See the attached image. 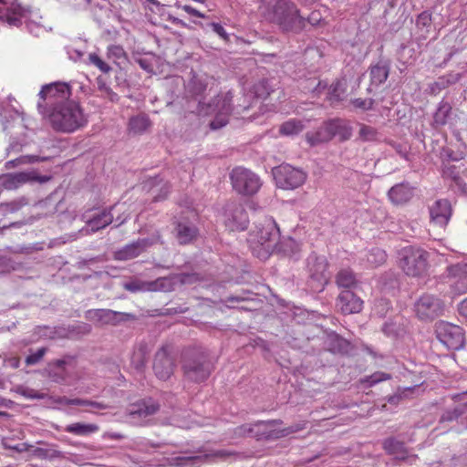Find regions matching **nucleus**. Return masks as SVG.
<instances>
[{"label": "nucleus", "mask_w": 467, "mask_h": 467, "mask_svg": "<svg viewBox=\"0 0 467 467\" xmlns=\"http://www.w3.org/2000/svg\"><path fill=\"white\" fill-rule=\"evenodd\" d=\"M258 15L285 32H298L305 26L296 5L289 0H259Z\"/></svg>", "instance_id": "obj_1"}, {"label": "nucleus", "mask_w": 467, "mask_h": 467, "mask_svg": "<svg viewBox=\"0 0 467 467\" xmlns=\"http://www.w3.org/2000/svg\"><path fill=\"white\" fill-rule=\"evenodd\" d=\"M279 235V228L272 217L265 216L254 223L248 238L253 254L260 260L267 259L276 247Z\"/></svg>", "instance_id": "obj_2"}, {"label": "nucleus", "mask_w": 467, "mask_h": 467, "mask_svg": "<svg viewBox=\"0 0 467 467\" xmlns=\"http://www.w3.org/2000/svg\"><path fill=\"white\" fill-rule=\"evenodd\" d=\"M45 118L55 130L66 133L74 132L87 123L82 109L73 100L55 108Z\"/></svg>", "instance_id": "obj_3"}, {"label": "nucleus", "mask_w": 467, "mask_h": 467, "mask_svg": "<svg viewBox=\"0 0 467 467\" xmlns=\"http://www.w3.org/2000/svg\"><path fill=\"white\" fill-rule=\"evenodd\" d=\"M42 17L36 12H27L13 0H0V20L11 26H20L25 22L26 28L33 35L38 36L44 26L40 24Z\"/></svg>", "instance_id": "obj_4"}, {"label": "nucleus", "mask_w": 467, "mask_h": 467, "mask_svg": "<svg viewBox=\"0 0 467 467\" xmlns=\"http://www.w3.org/2000/svg\"><path fill=\"white\" fill-rule=\"evenodd\" d=\"M128 207L125 203H118L110 209L95 210L83 215L86 226L81 230L85 234L96 233L113 222L114 214L112 212L119 213L115 218L117 226L124 223L130 217Z\"/></svg>", "instance_id": "obj_5"}, {"label": "nucleus", "mask_w": 467, "mask_h": 467, "mask_svg": "<svg viewBox=\"0 0 467 467\" xmlns=\"http://www.w3.org/2000/svg\"><path fill=\"white\" fill-rule=\"evenodd\" d=\"M71 90L66 82H54L44 85L38 93L37 110L46 117L55 108L69 101Z\"/></svg>", "instance_id": "obj_6"}, {"label": "nucleus", "mask_w": 467, "mask_h": 467, "mask_svg": "<svg viewBox=\"0 0 467 467\" xmlns=\"http://www.w3.org/2000/svg\"><path fill=\"white\" fill-rule=\"evenodd\" d=\"M182 368L187 379L201 382L210 376L212 364L203 351H187L183 357Z\"/></svg>", "instance_id": "obj_7"}, {"label": "nucleus", "mask_w": 467, "mask_h": 467, "mask_svg": "<svg viewBox=\"0 0 467 467\" xmlns=\"http://www.w3.org/2000/svg\"><path fill=\"white\" fill-rule=\"evenodd\" d=\"M400 265L408 275H422L428 270L429 253L420 247L406 246L400 253Z\"/></svg>", "instance_id": "obj_8"}, {"label": "nucleus", "mask_w": 467, "mask_h": 467, "mask_svg": "<svg viewBox=\"0 0 467 467\" xmlns=\"http://www.w3.org/2000/svg\"><path fill=\"white\" fill-rule=\"evenodd\" d=\"M232 93L227 92L218 96L212 103L207 105L199 102L200 114L215 115L214 119L210 124L213 130H218L227 124L228 117L232 112Z\"/></svg>", "instance_id": "obj_9"}, {"label": "nucleus", "mask_w": 467, "mask_h": 467, "mask_svg": "<svg viewBox=\"0 0 467 467\" xmlns=\"http://www.w3.org/2000/svg\"><path fill=\"white\" fill-rule=\"evenodd\" d=\"M185 277L170 275L157 278L154 281L133 279L123 284V287L132 293L136 292H168L174 289L178 283H184Z\"/></svg>", "instance_id": "obj_10"}, {"label": "nucleus", "mask_w": 467, "mask_h": 467, "mask_svg": "<svg viewBox=\"0 0 467 467\" xmlns=\"http://www.w3.org/2000/svg\"><path fill=\"white\" fill-rule=\"evenodd\" d=\"M442 279L449 287L446 294L450 297L467 293V259L449 265L442 275Z\"/></svg>", "instance_id": "obj_11"}, {"label": "nucleus", "mask_w": 467, "mask_h": 467, "mask_svg": "<svg viewBox=\"0 0 467 467\" xmlns=\"http://www.w3.org/2000/svg\"><path fill=\"white\" fill-rule=\"evenodd\" d=\"M230 179L234 191L242 195H254L262 186L259 176L244 167L233 169Z\"/></svg>", "instance_id": "obj_12"}, {"label": "nucleus", "mask_w": 467, "mask_h": 467, "mask_svg": "<svg viewBox=\"0 0 467 467\" xmlns=\"http://www.w3.org/2000/svg\"><path fill=\"white\" fill-rule=\"evenodd\" d=\"M276 185L284 190H293L304 184L306 174L289 164H281L272 170Z\"/></svg>", "instance_id": "obj_13"}, {"label": "nucleus", "mask_w": 467, "mask_h": 467, "mask_svg": "<svg viewBox=\"0 0 467 467\" xmlns=\"http://www.w3.org/2000/svg\"><path fill=\"white\" fill-rule=\"evenodd\" d=\"M435 331L437 338L449 349L458 350L463 347L464 332L461 327L440 321L436 323Z\"/></svg>", "instance_id": "obj_14"}, {"label": "nucleus", "mask_w": 467, "mask_h": 467, "mask_svg": "<svg viewBox=\"0 0 467 467\" xmlns=\"http://www.w3.org/2000/svg\"><path fill=\"white\" fill-rule=\"evenodd\" d=\"M50 176L39 175L36 170L31 169L20 172L6 173L0 176V186L6 190H16L27 183H46Z\"/></svg>", "instance_id": "obj_15"}, {"label": "nucleus", "mask_w": 467, "mask_h": 467, "mask_svg": "<svg viewBox=\"0 0 467 467\" xmlns=\"http://www.w3.org/2000/svg\"><path fill=\"white\" fill-rule=\"evenodd\" d=\"M223 217L225 227L232 232L245 230L249 223L244 206L234 202L224 206Z\"/></svg>", "instance_id": "obj_16"}, {"label": "nucleus", "mask_w": 467, "mask_h": 467, "mask_svg": "<svg viewBox=\"0 0 467 467\" xmlns=\"http://www.w3.org/2000/svg\"><path fill=\"white\" fill-rule=\"evenodd\" d=\"M172 347L162 346L155 354L153 370L157 378L166 380L173 374L175 358L172 353Z\"/></svg>", "instance_id": "obj_17"}, {"label": "nucleus", "mask_w": 467, "mask_h": 467, "mask_svg": "<svg viewBox=\"0 0 467 467\" xmlns=\"http://www.w3.org/2000/svg\"><path fill=\"white\" fill-rule=\"evenodd\" d=\"M444 303L432 295H423L415 303V312L420 319H433L442 314Z\"/></svg>", "instance_id": "obj_18"}, {"label": "nucleus", "mask_w": 467, "mask_h": 467, "mask_svg": "<svg viewBox=\"0 0 467 467\" xmlns=\"http://www.w3.org/2000/svg\"><path fill=\"white\" fill-rule=\"evenodd\" d=\"M159 239V235L150 238L139 239L116 251L114 256L117 260L122 261L133 259L143 253L148 247L157 243Z\"/></svg>", "instance_id": "obj_19"}, {"label": "nucleus", "mask_w": 467, "mask_h": 467, "mask_svg": "<svg viewBox=\"0 0 467 467\" xmlns=\"http://www.w3.org/2000/svg\"><path fill=\"white\" fill-rule=\"evenodd\" d=\"M307 266L311 279L317 283L316 289L323 290L328 279V275L327 273V263L326 258L311 254L307 258Z\"/></svg>", "instance_id": "obj_20"}, {"label": "nucleus", "mask_w": 467, "mask_h": 467, "mask_svg": "<svg viewBox=\"0 0 467 467\" xmlns=\"http://www.w3.org/2000/svg\"><path fill=\"white\" fill-rule=\"evenodd\" d=\"M337 306L344 315L359 313L363 300L350 290L342 291L337 298Z\"/></svg>", "instance_id": "obj_21"}, {"label": "nucleus", "mask_w": 467, "mask_h": 467, "mask_svg": "<svg viewBox=\"0 0 467 467\" xmlns=\"http://www.w3.org/2000/svg\"><path fill=\"white\" fill-rule=\"evenodd\" d=\"M74 368V360L72 358L57 359L48 364L47 371L53 381L63 382L71 377Z\"/></svg>", "instance_id": "obj_22"}, {"label": "nucleus", "mask_w": 467, "mask_h": 467, "mask_svg": "<svg viewBox=\"0 0 467 467\" xmlns=\"http://www.w3.org/2000/svg\"><path fill=\"white\" fill-rule=\"evenodd\" d=\"M430 216L432 223L441 227L445 226L451 216V205L448 200L436 201L430 207Z\"/></svg>", "instance_id": "obj_23"}, {"label": "nucleus", "mask_w": 467, "mask_h": 467, "mask_svg": "<svg viewBox=\"0 0 467 467\" xmlns=\"http://www.w3.org/2000/svg\"><path fill=\"white\" fill-rule=\"evenodd\" d=\"M413 188L406 182L394 185L388 192L389 199L394 204L406 203L413 197Z\"/></svg>", "instance_id": "obj_24"}, {"label": "nucleus", "mask_w": 467, "mask_h": 467, "mask_svg": "<svg viewBox=\"0 0 467 467\" xmlns=\"http://www.w3.org/2000/svg\"><path fill=\"white\" fill-rule=\"evenodd\" d=\"M159 410V405L153 400L138 402L130 409V415L133 420H144L154 415Z\"/></svg>", "instance_id": "obj_25"}, {"label": "nucleus", "mask_w": 467, "mask_h": 467, "mask_svg": "<svg viewBox=\"0 0 467 467\" xmlns=\"http://www.w3.org/2000/svg\"><path fill=\"white\" fill-rule=\"evenodd\" d=\"M332 125V120H328L325 122L317 130L307 132L306 134V141L311 146L329 141L333 139Z\"/></svg>", "instance_id": "obj_26"}, {"label": "nucleus", "mask_w": 467, "mask_h": 467, "mask_svg": "<svg viewBox=\"0 0 467 467\" xmlns=\"http://www.w3.org/2000/svg\"><path fill=\"white\" fill-rule=\"evenodd\" d=\"M119 313L109 309H90L86 312L85 317L99 325L114 324Z\"/></svg>", "instance_id": "obj_27"}, {"label": "nucleus", "mask_w": 467, "mask_h": 467, "mask_svg": "<svg viewBox=\"0 0 467 467\" xmlns=\"http://www.w3.org/2000/svg\"><path fill=\"white\" fill-rule=\"evenodd\" d=\"M150 126V120L149 117L145 114H140L130 119L128 130L130 133L137 135L145 132Z\"/></svg>", "instance_id": "obj_28"}, {"label": "nucleus", "mask_w": 467, "mask_h": 467, "mask_svg": "<svg viewBox=\"0 0 467 467\" xmlns=\"http://www.w3.org/2000/svg\"><path fill=\"white\" fill-rule=\"evenodd\" d=\"M198 234L197 228L188 223H179L177 225V239L182 244L192 242Z\"/></svg>", "instance_id": "obj_29"}, {"label": "nucleus", "mask_w": 467, "mask_h": 467, "mask_svg": "<svg viewBox=\"0 0 467 467\" xmlns=\"http://www.w3.org/2000/svg\"><path fill=\"white\" fill-rule=\"evenodd\" d=\"M64 431L77 436H88L99 431V427L93 423L75 422L68 424Z\"/></svg>", "instance_id": "obj_30"}, {"label": "nucleus", "mask_w": 467, "mask_h": 467, "mask_svg": "<svg viewBox=\"0 0 467 467\" xmlns=\"http://www.w3.org/2000/svg\"><path fill=\"white\" fill-rule=\"evenodd\" d=\"M332 120V132L333 138L337 136L340 140H348L352 135V129L350 125L343 119H331Z\"/></svg>", "instance_id": "obj_31"}, {"label": "nucleus", "mask_w": 467, "mask_h": 467, "mask_svg": "<svg viewBox=\"0 0 467 467\" xmlns=\"http://www.w3.org/2000/svg\"><path fill=\"white\" fill-rule=\"evenodd\" d=\"M337 285L344 288H352L357 285L355 274L350 269H341L336 277Z\"/></svg>", "instance_id": "obj_32"}, {"label": "nucleus", "mask_w": 467, "mask_h": 467, "mask_svg": "<svg viewBox=\"0 0 467 467\" xmlns=\"http://www.w3.org/2000/svg\"><path fill=\"white\" fill-rule=\"evenodd\" d=\"M346 92V82L344 80H337L328 88L327 99L334 104L341 101Z\"/></svg>", "instance_id": "obj_33"}, {"label": "nucleus", "mask_w": 467, "mask_h": 467, "mask_svg": "<svg viewBox=\"0 0 467 467\" xmlns=\"http://www.w3.org/2000/svg\"><path fill=\"white\" fill-rule=\"evenodd\" d=\"M148 350L145 345L138 346L130 357L131 365L138 370L141 369L147 361Z\"/></svg>", "instance_id": "obj_34"}, {"label": "nucleus", "mask_w": 467, "mask_h": 467, "mask_svg": "<svg viewBox=\"0 0 467 467\" xmlns=\"http://www.w3.org/2000/svg\"><path fill=\"white\" fill-rule=\"evenodd\" d=\"M389 67L385 64H377L370 68L371 81L375 85L382 84L389 77Z\"/></svg>", "instance_id": "obj_35"}, {"label": "nucleus", "mask_w": 467, "mask_h": 467, "mask_svg": "<svg viewBox=\"0 0 467 467\" xmlns=\"http://www.w3.org/2000/svg\"><path fill=\"white\" fill-rule=\"evenodd\" d=\"M387 254L379 248H373L366 254L367 266L377 267L385 263Z\"/></svg>", "instance_id": "obj_36"}, {"label": "nucleus", "mask_w": 467, "mask_h": 467, "mask_svg": "<svg viewBox=\"0 0 467 467\" xmlns=\"http://www.w3.org/2000/svg\"><path fill=\"white\" fill-rule=\"evenodd\" d=\"M305 128L303 122L298 119H289L280 126V133L285 136L296 135Z\"/></svg>", "instance_id": "obj_37"}, {"label": "nucleus", "mask_w": 467, "mask_h": 467, "mask_svg": "<svg viewBox=\"0 0 467 467\" xmlns=\"http://www.w3.org/2000/svg\"><path fill=\"white\" fill-rule=\"evenodd\" d=\"M384 449L389 453L395 455L397 458H404L405 447L404 444L395 439H388L384 441Z\"/></svg>", "instance_id": "obj_38"}, {"label": "nucleus", "mask_w": 467, "mask_h": 467, "mask_svg": "<svg viewBox=\"0 0 467 467\" xmlns=\"http://www.w3.org/2000/svg\"><path fill=\"white\" fill-rule=\"evenodd\" d=\"M40 159L36 155H23L15 160L8 161L5 163V168L6 170H11L22 165L34 163L39 161Z\"/></svg>", "instance_id": "obj_39"}, {"label": "nucleus", "mask_w": 467, "mask_h": 467, "mask_svg": "<svg viewBox=\"0 0 467 467\" xmlns=\"http://www.w3.org/2000/svg\"><path fill=\"white\" fill-rule=\"evenodd\" d=\"M390 379V374L382 371H377L371 374L370 376L361 379L360 383L365 385L366 387H372L379 382L389 380Z\"/></svg>", "instance_id": "obj_40"}, {"label": "nucleus", "mask_w": 467, "mask_h": 467, "mask_svg": "<svg viewBox=\"0 0 467 467\" xmlns=\"http://www.w3.org/2000/svg\"><path fill=\"white\" fill-rule=\"evenodd\" d=\"M451 109L448 103H441L434 114V122L439 126L446 124Z\"/></svg>", "instance_id": "obj_41"}, {"label": "nucleus", "mask_w": 467, "mask_h": 467, "mask_svg": "<svg viewBox=\"0 0 467 467\" xmlns=\"http://www.w3.org/2000/svg\"><path fill=\"white\" fill-rule=\"evenodd\" d=\"M34 453L37 457L44 458V459H49V460L60 458L62 456L61 451H59L52 447L36 448V450H34Z\"/></svg>", "instance_id": "obj_42"}, {"label": "nucleus", "mask_w": 467, "mask_h": 467, "mask_svg": "<svg viewBox=\"0 0 467 467\" xmlns=\"http://www.w3.org/2000/svg\"><path fill=\"white\" fill-rule=\"evenodd\" d=\"M416 26L419 29L428 34L431 26V15L428 12L420 13L416 19Z\"/></svg>", "instance_id": "obj_43"}, {"label": "nucleus", "mask_w": 467, "mask_h": 467, "mask_svg": "<svg viewBox=\"0 0 467 467\" xmlns=\"http://www.w3.org/2000/svg\"><path fill=\"white\" fill-rule=\"evenodd\" d=\"M202 456H183V457H177L174 459L175 465L179 467H188V466H193L195 464L201 463L202 462Z\"/></svg>", "instance_id": "obj_44"}, {"label": "nucleus", "mask_w": 467, "mask_h": 467, "mask_svg": "<svg viewBox=\"0 0 467 467\" xmlns=\"http://www.w3.org/2000/svg\"><path fill=\"white\" fill-rule=\"evenodd\" d=\"M108 57L114 61H120L126 58V53L123 47L119 45H111L108 47Z\"/></svg>", "instance_id": "obj_45"}, {"label": "nucleus", "mask_w": 467, "mask_h": 467, "mask_svg": "<svg viewBox=\"0 0 467 467\" xmlns=\"http://www.w3.org/2000/svg\"><path fill=\"white\" fill-rule=\"evenodd\" d=\"M359 137L365 141H373L378 140V131L371 126L362 124L359 129Z\"/></svg>", "instance_id": "obj_46"}, {"label": "nucleus", "mask_w": 467, "mask_h": 467, "mask_svg": "<svg viewBox=\"0 0 467 467\" xmlns=\"http://www.w3.org/2000/svg\"><path fill=\"white\" fill-rule=\"evenodd\" d=\"M462 78V75L457 74H449L447 76L441 77L437 82H435V86L439 89L445 88L447 86L456 83L458 80H460Z\"/></svg>", "instance_id": "obj_47"}, {"label": "nucleus", "mask_w": 467, "mask_h": 467, "mask_svg": "<svg viewBox=\"0 0 467 467\" xmlns=\"http://www.w3.org/2000/svg\"><path fill=\"white\" fill-rule=\"evenodd\" d=\"M88 62L98 67L103 73H108L111 70V67L96 53H91L88 55Z\"/></svg>", "instance_id": "obj_48"}, {"label": "nucleus", "mask_w": 467, "mask_h": 467, "mask_svg": "<svg viewBox=\"0 0 467 467\" xmlns=\"http://www.w3.org/2000/svg\"><path fill=\"white\" fill-rule=\"evenodd\" d=\"M64 403L67 405L89 406L98 409L103 408V406L98 402L82 399H64Z\"/></svg>", "instance_id": "obj_49"}, {"label": "nucleus", "mask_w": 467, "mask_h": 467, "mask_svg": "<svg viewBox=\"0 0 467 467\" xmlns=\"http://www.w3.org/2000/svg\"><path fill=\"white\" fill-rule=\"evenodd\" d=\"M390 306V303L386 299H379L374 305V312L379 317H384Z\"/></svg>", "instance_id": "obj_50"}, {"label": "nucleus", "mask_w": 467, "mask_h": 467, "mask_svg": "<svg viewBox=\"0 0 467 467\" xmlns=\"http://www.w3.org/2000/svg\"><path fill=\"white\" fill-rule=\"evenodd\" d=\"M323 12L327 13V10L325 7H323L322 10L318 9V10L312 11L311 14L307 17V21L313 26L319 25L324 18Z\"/></svg>", "instance_id": "obj_51"}, {"label": "nucleus", "mask_w": 467, "mask_h": 467, "mask_svg": "<svg viewBox=\"0 0 467 467\" xmlns=\"http://www.w3.org/2000/svg\"><path fill=\"white\" fill-rule=\"evenodd\" d=\"M208 78L204 79L194 77L192 80V89L195 94H201L206 88L207 83L205 82Z\"/></svg>", "instance_id": "obj_52"}, {"label": "nucleus", "mask_w": 467, "mask_h": 467, "mask_svg": "<svg viewBox=\"0 0 467 467\" xmlns=\"http://www.w3.org/2000/svg\"><path fill=\"white\" fill-rule=\"evenodd\" d=\"M23 205L24 202L22 201H14L10 202L2 203L0 209L4 213H15L18 211Z\"/></svg>", "instance_id": "obj_53"}, {"label": "nucleus", "mask_w": 467, "mask_h": 467, "mask_svg": "<svg viewBox=\"0 0 467 467\" xmlns=\"http://www.w3.org/2000/svg\"><path fill=\"white\" fill-rule=\"evenodd\" d=\"M47 349L45 348H41L37 349L36 352L28 355L26 358V362L27 365L36 364L46 354Z\"/></svg>", "instance_id": "obj_54"}, {"label": "nucleus", "mask_w": 467, "mask_h": 467, "mask_svg": "<svg viewBox=\"0 0 467 467\" xmlns=\"http://www.w3.org/2000/svg\"><path fill=\"white\" fill-rule=\"evenodd\" d=\"M373 99H355L352 100V105L356 108L362 109H370L373 106Z\"/></svg>", "instance_id": "obj_55"}, {"label": "nucleus", "mask_w": 467, "mask_h": 467, "mask_svg": "<svg viewBox=\"0 0 467 467\" xmlns=\"http://www.w3.org/2000/svg\"><path fill=\"white\" fill-rule=\"evenodd\" d=\"M68 58L74 62L80 61L84 56V53L77 48L68 47L67 48Z\"/></svg>", "instance_id": "obj_56"}, {"label": "nucleus", "mask_w": 467, "mask_h": 467, "mask_svg": "<svg viewBox=\"0 0 467 467\" xmlns=\"http://www.w3.org/2000/svg\"><path fill=\"white\" fill-rule=\"evenodd\" d=\"M210 26L213 31L216 33L220 37L224 40L228 38V34L221 24L213 22Z\"/></svg>", "instance_id": "obj_57"}, {"label": "nucleus", "mask_w": 467, "mask_h": 467, "mask_svg": "<svg viewBox=\"0 0 467 467\" xmlns=\"http://www.w3.org/2000/svg\"><path fill=\"white\" fill-rule=\"evenodd\" d=\"M254 94L258 98H263L269 94L265 82H260L258 85L254 86Z\"/></svg>", "instance_id": "obj_58"}, {"label": "nucleus", "mask_w": 467, "mask_h": 467, "mask_svg": "<svg viewBox=\"0 0 467 467\" xmlns=\"http://www.w3.org/2000/svg\"><path fill=\"white\" fill-rule=\"evenodd\" d=\"M462 413V410H459L457 409H455L454 410L452 411H447L446 413H444L441 417V420L443 421H451V420H456L461 414Z\"/></svg>", "instance_id": "obj_59"}, {"label": "nucleus", "mask_w": 467, "mask_h": 467, "mask_svg": "<svg viewBox=\"0 0 467 467\" xmlns=\"http://www.w3.org/2000/svg\"><path fill=\"white\" fill-rule=\"evenodd\" d=\"M179 7L191 16H193L196 17H201V18L204 17L203 14H202L201 12H199L197 9L193 8L191 5H179Z\"/></svg>", "instance_id": "obj_60"}, {"label": "nucleus", "mask_w": 467, "mask_h": 467, "mask_svg": "<svg viewBox=\"0 0 467 467\" xmlns=\"http://www.w3.org/2000/svg\"><path fill=\"white\" fill-rule=\"evenodd\" d=\"M285 245L291 247V255H296L300 250L299 244L294 239H288Z\"/></svg>", "instance_id": "obj_61"}, {"label": "nucleus", "mask_w": 467, "mask_h": 467, "mask_svg": "<svg viewBox=\"0 0 467 467\" xmlns=\"http://www.w3.org/2000/svg\"><path fill=\"white\" fill-rule=\"evenodd\" d=\"M459 314L467 318V298L462 300L458 306Z\"/></svg>", "instance_id": "obj_62"}, {"label": "nucleus", "mask_w": 467, "mask_h": 467, "mask_svg": "<svg viewBox=\"0 0 467 467\" xmlns=\"http://www.w3.org/2000/svg\"><path fill=\"white\" fill-rule=\"evenodd\" d=\"M160 189H161V192H163V193L159 194V195H154V199H155L156 201L161 200V199H162V198L166 197V195H167V194H168V192H169V186H168V184H167V183H163V184L161 186V188H160Z\"/></svg>", "instance_id": "obj_63"}, {"label": "nucleus", "mask_w": 467, "mask_h": 467, "mask_svg": "<svg viewBox=\"0 0 467 467\" xmlns=\"http://www.w3.org/2000/svg\"><path fill=\"white\" fill-rule=\"evenodd\" d=\"M382 330L386 335L390 336L395 332L394 325L386 323L383 326Z\"/></svg>", "instance_id": "obj_64"}]
</instances>
